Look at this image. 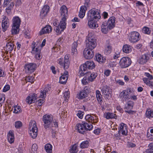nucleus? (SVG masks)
<instances>
[{
  "label": "nucleus",
  "mask_w": 153,
  "mask_h": 153,
  "mask_svg": "<svg viewBox=\"0 0 153 153\" xmlns=\"http://www.w3.org/2000/svg\"><path fill=\"white\" fill-rule=\"evenodd\" d=\"M101 18L99 11L98 10L93 8L90 10L87 14L88 25L89 27L91 28H95L98 27L97 24V20Z\"/></svg>",
  "instance_id": "obj_1"
},
{
  "label": "nucleus",
  "mask_w": 153,
  "mask_h": 153,
  "mask_svg": "<svg viewBox=\"0 0 153 153\" xmlns=\"http://www.w3.org/2000/svg\"><path fill=\"white\" fill-rule=\"evenodd\" d=\"M94 62L92 61H88L84 64L82 65L79 67L78 73L81 76H83L87 73V69H92L95 67Z\"/></svg>",
  "instance_id": "obj_2"
},
{
  "label": "nucleus",
  "mask_w": 153,
  "mask_h": 153,
  "mask_svg": "<svg viewBox=\"0 0 153 153\" xmlns=\"http://www.w3.org/2000/svg\"><path fill=\"white\" fill-rule=\"evenodd\" d=\"M30 128L31 129L30 134L33 139L36 138L37 135L38 128L36 123L34 121H30L29 123Z\"/></svg>",
  "instance_id": "obj_3"
},
{
  "label": "nucleus",
  "mask_w": 153,
  "mask_h": 153,
  "mask_svg": "<svg viewBox=\"0 0 153 153\" xmlns=\"http://www.w3.org/2000/svg\"><path fill=\"white\" fill-rule=\"evenodd\" d=\"M57 62L59 64L61 68H63L64 70L68 69L70 64L69 60V55H66L64 59L60 58L57 60Z\"/></svg>",
  "instance_id": "obj_4"
},
{
  "label": "nucleus",
  "mask_w": 153,
  "mask_h": 153,
  "mask_svg": "<svg viewBox=\"0 0 153 153\" xmlns=\"http://www.w3.org/2000/svg\"><path fill=\"white\" fill-rule=\"evenodd\" d=\"M87 40L86 41V48L92 50L96 46V40L93 37H88Z\"/></svg>",
  "instance_id": "obj_5"
},
{
  "label": "nucleus",
  "mask_w": 153,
  "mask_h": 153,
  "mask_svg": "<svg viewBox=\"0 0 153 153\" xmlns=\"http://www.w3.org/2000/svg\"><path fill=\"white\" fill-rule=\"evenodd\" d=\"M53 118L49 115H45L43 117V121L44 122V126L46 129L51 128V123H52Z\"/></svg>",
  "instance_id": "obj_6"
},
{
  "label": "nucleus",
  "mask_w": 153,
  "mask_h": 153,
  "mask_svg": "<svg viewBox=\"0 0 153 153\" xmlns=\"http://www.w3.org/2000/svg\"><path fill=\"white\" fill-rule=\"evenodd\" d=\"M131 59L129 57H124L120 59L119 65L122 68H124L129 66L131 65Z\"/></svg>",
  "instance_id": "obj_7"
},
{
  "label": "nucleus",
  "mask_w": 153,
  "mask_h": 153,
  "mask_svg": "<svg viewBox=\"0 0 153 153\" xmlns=\"http://www.w3.org/2000/svg\"><path fill=\"white\" fill-rule=\"evenodd\" d=\"M37 67V65L33 63L26 64L25 66V72L27 73L30 74L34 72Z\"/></svg>",
  "instance_id": "obj_8"
},
{
  "label": "nucleus",
  "mask_w": 153,
  "mask_h": 153,
  "mask_svg": "<svg viewBox=\"0 0 153 153\" xmlns=\"http://www.w3.org/2000/svg\"><path fill=\"white\" fill-rule=\"evenodd\" d=\"M130 35L129 40L131 42L135 43L137 42L140 39V35L137 32H132L131 33Z\"/></svg>",
  "instance_id": "obj_9"
},
{
  "label": "nucleus",
  "mask_w": 153,
  "mask_h": 153,
  "mask_svg": "<svg viewBox=\"0 0 153 153\" xmlns=\"http://www.w3.org/2000/svg\"><path fill=\"white\" fill-rule=\"evenodd\" d=\"M103 95L105 98H108L110 96L112 92L111 90L110 87L107 86H103L101 90Z\"/></svg>",
  "instance_id": "obj_10"
},
{
  "label": "nucleus",
  "mask_w": 153,
  "mask_h": 153,
  "mask_svg": "<svg viewBox=\"0 0 153 153\" xmlns=\"http://www.w3.org/2000/svg\"><path fill=\"white\" fill-rule=\"evenodd\" d=\"M83 55L86 59H91L94 56V52L93 51L85 48L83 51Z\"/></svg>",
  "instance_id": "obj_11"
},
{
  "label": "nucleus",
  "mask_w": 153,
  "mask_h": 153,
  "mask_svg": "<svg viewBox=\"0 0 153 153\" xmlns=\"http://www.w3.org/2000/svg\"><path fill=\"white\" fill-rule=\"evenodd\" d=\"M115 18L114 16L111 17L109 18L107 22H104L105 24V25L108 27L109 30H111L115 26Z\"/></svg>",
  "instance_id": "obj_12"
},
{
  "label": "nucleus",
  "mask_w": 153,
  "mask_h": 153,
  "mask_svg": "<svg viewBox=\"0 0 153 153\" xmlns=\"http://www.w3.org/2000/svg\"><path fill=\"white\" fill-rule=\"evenodd\" d=\"M58 123L56 120L53 121L52 123H51V133L52 134V137L54 138L56 137V132L58 131L57 128L58 127Z\"/></svg>",
  "instance_id": "obj_13"
},
{
  "label": "nucleus",
  "mask_w": 153,
  "mask_h": 153,
  "mask_svg": "<svg viewBox=\"0 0 153 153\" xmlns=\"http://www.w3.org/2000/svg\"><path fill=\"white\" fill-rule=\"evenodd\" d=\"M68 78V72L67 71H65L59 78V82L62 84H65Z\"/></svg>",
  "instance_id": "obj_14"
},
{
  "label": "nucleus",
  "mask_w": 153,
  "mask_h": 153,
  "mask_svg": "<svg viewBox=\"0 0 153 153\" xmlns=\"http://www.w3.org/2000/svg\"><path fill=\"white\" fill-rule=\"evenodd\" d=\"M4 17V18H3L1 24L2 30L3 32L5 31L9 25V20L7 18H6V17L5 16Z\"/></svg>",
  "instance_id": "obj_15"
},
{
  "label": "nucleus",
  "mask_w": 153,
  "mask_h": 153,
  "mask_svg": "<svg viewBox=\"0 0 153 153\" xmlns=\"http://www.w3.org/2000/svg\"><path fill=\"white\" fill-rule=\"evenodd\" d=\"M149 59V57L147 55L144 54L139 57L138 62L140 64L143 65L146 63L147 62Z\"/></svg>",
  "instance_id": "obj_16"
},
{
  "label": "nucleus",
  "mask_w": 153,
  "mask_h": 153,
  "mask_svg": "<svg viewBox=\"0 0 153 153\" xmlns=\"http://www.w3.org/2000/svg\"><path fill=\"white\" fill-rule=\"evenodd\" d=\"M77 131L80 133L84 134L86 133V127H85L83 123H79L77 125Z\"/></svg>",
  "instance_id": "obj_17"
},
{
  "label": "nucleus",
  "mask_w": 153,
  "mask_h": 153,
  "mask_svg": "<svg viewBox=\"0 0 153 153\" xmlns=\"http://www.w3.org/2000/svg\"><path fill=\"white\" fill-rule=\"evenodd\" d=\"M121 132L123 135H126L127 130L126 125L123 123H121L120 125V129L119 131V133Z\"/></svg>",
  "instance_id": "obj_18"
},
{
  "label": "nucleus",
  "mask_w": 153,
  "mask_h": 153,
  "mask_svg": "<svg viewBox=\"0 0 153 153\" xmlns=\"http://www.w3.org/2000/svg\"><path fill=\"white\" fill-rule=\"evenodd\" d=\"M51 30L52 28L51 26L47 25L42 29L40 31L39 34L40 35H41L45 33H49L51 32Z\"/></svg>",
  "instance_id": "obj_19"
},
{
  "label": "nucleus",
  "mask_w": 153,
  "mask_h": 153,
  "mask_svg": "<svg viewBox=\"0 0 153 153\" xmlns=\"http://www.w3.org/2000/svg\"><path fill=\"white\" fill-rule=\"evenodd\" d=\"M36 94H32L31 95H30L27 98L26 101L28 104H30L34 102L36 100Z\"/></svg>",
  "instance_id": "obj_20"
},
{
  "label": "nucleus",
  "mask_w": 153,
  "mask_h": 153,
  "mask_svg": "<svg viewBox=\"0 0 153 153\" xmlns=\"http://www.w3.org/2000/svg\"><path fill=\"white\" fill-rule=\"evenodd\" d=\"M49 7L47 5H45L40 12V15L42 17H45L48 12L49 10Z\"/></svg>",
  "instance_id": "obj_21"
},
{
  "label": "nucleus",
  "mask_w": 153,
  "mask_h": 153,
  "mask_svg": "<svg viewBox=\"0 0 153 153\" xmlns=\"http://www.w3.org/2000/svg\"><path fill=\"white\" fill-rule=\"evenodd\" d=\"M95 57L97 61L100 64H103L105 63L106 61V58L103 57L101 54H96Z\"/></svg>",
  "instance_id": "obj_22"
},
{
  "label": "nucleus",
  "mask_w": 153,
  "mask_h": 153,
  "mask_svg": "<svg viewBox=\"0 0 153 153\" xmlns=\"http://www.w3.org/2000/svg\"><path fill=\"white\" fill-rule=\"evenodd\" d=\"M66 19L65 17H62L59 24V26L61 29V31H63L66 28Z\"/></svg>",
  "instance_id": "obj_23"
},
{
  "label": "nucleus",
  "mask_w": 153,
  "mask_h": 153,
  "mask_svg": "<svg viewBox=\"0 0 153 153\" xmlns=\"http://www.w3.org/2000/svg\"><path fill=\"white\" fill-rule=\"evenodd\" d=\"M87 10V8L85 6H82L81 7L79 14V16L80 18L82 19L83 18Z\"/></svg>",
  "instance_id": "obj_24"
},
{
  "label": "nucleus",
  "mask_w": 153,
  "mask_h": 153,
  "mask_svg": "<svg viewBox=\"0 0 153 153\" xmlns=\"http://www.w3.org/2000/svg\"><path fill=\"white\" fill-rule=\"evenodd\" d=\"M21 23V19L18 16L13 17V25L17 27H20Z\"/></svg>",
  "instance_id": "obj_25"
},
{
  "label": "nucleus",
  "mask_w": 153,
  "mask_h": 153,
  "mask_svg": "<svg viewBox=\"0 0 153 153\" xmlns=\"http://www.w3.org/2000/svg\"><path fill=\"white\" fill-rule=\"evenodd\" d=\"M61 14L62 17H65L67 15L68 10L67 7L64 5H62L60 8Z\"/></svg>",
  "instance_id": "obj_26"
},
{
  "label": "nucleus",
  "mask_w": 153,
  "mask_h": 153,
  "mask_svg": "<svg viewBox=\"0 0 153 153\" xmlns=\"http://www.w3.org/2000/svg\"><path fill=\"white\" fill-rule=\"evenodd\" d=\"M8 140L10 143H12L14 141V136L13 132V131H9L7 135Z\"/></svg>",
  "instance_id": "obj_27"
},
{
  "label": "nucleus",
  "mask_w": 153,
  "mask_h": 153,
  "mask_svg": "<svg viewBox=\"0 0 153 153\" xmlns=\"http://www.w3.org/2000/svg\"><path fill=\"white\" fill-rule=\"evenodd\" d=\"M86 74L87 75H88V80L89 81H93L96 77L97 76V74L96 73L93 72L92 73H91L90 72H88Z\"/></svg>",
  "instance_id": "obj_28"
},
{
  "label": "nucleus",
  "mask_w": 153,
  "mask_h": 153,
  "mask_svg": "<svg viewBox=\"0 0 153 153\" xmlns=\"http://www.w3.org/2000/svg\"><path fill=\"white\" fill-rule=\"evenodd\" d=\"M131 50L132 47L129 45L126 44L123 47V51L126 53H128L131 52Z\"/></svg>",
  "instance_id": "obj_29"
},
{
  "label": "nucleus",
  "mask_w": 153,
  "mask_h": 153,
  "mask_svg": "<svg viewBox=\"0 0 153 153\" xmlns=\"http://www.w3.org/2000/svg\"><path fill=\"white\" fill-rule=\"evenodd\" d=\"M78 44L77 42H74L72 45V54L73 55H76L77 53V51L76 49Z\"/></svg>",
  "instance_id": "obj_30"
},
{
  "label": "nucleus",
  "mask_w": 153,
  "mask_h": 153,
  "mask_svg": "<svg viewBox=\"0 0 153 153\" xmlns=\"http://www.w3.org/2000/svg\"><path fill=\"white\" fill-rule=\"evenodd\" d=\"M13 44L11 42H9L7 43L5 48L7 51L10 53L13 50Z\"/></svg>",
  "instance_id": "obj_31"
},
{
  "label": "nucleus",
  "mask_w": 153,
  "mask_h": 153,
  "mask_svg": "<svg viewBox=\"0 0 153 153\" xmlns=\"http://www.w3.org/2000/svg\"><path fill=\"white\" fill-rule=\"evenodd\" d=\"M82 123L84 124V126H85V127H86L87 131H90L92 129L93 126L92 124V123L83 121Z\"/></svg>",
  "instance_id": "obj_32"
},
{
  "label": "nucleus",
  "mask_w": 153,
  "mask_h": 153,
  "mask_svg": "<svg viewBox=\"0 0 153 153\" xmlns=\"http://www.w3.org/2000/svg\"><path fill=\"white\" fill-rule=\"evenodd\" d=\"M146 117L149 118L153 117V110L148 109L146 112Z\"/></svg>",
  "instance_id": "obj_33"
},
{
  "label": "nucleus",
  "mask_w": 153,
  "mask_h": 153,
  "mask_svg": "<svg viewBox=\"0 0 153 153\" xmlns=\"http://www.w3.org/2000/svg\"><path fill=\"white\" fill-rule=\"evenodd\" d=\"M89 146V143L88 140L83 141L80 145V147L81 149L88 148Z\"/></svg>",
  "instance_id": "obj_34"
},
{
  "label": "nucleus",
  "mask_w": 153,
  "mask_h": 153,
  "mask_svg": "<svg viewBox=\"0 0 153 153\" xmlns=\"http://www.w3.org/2000/svg\"><path fill=\"white\" fill-rule=\"evenodd\" d=\"M19 27L16 26L12 25L11 29V33L12 34H16L18 33L19 31Z\"/></svg>",
  "instance_id": "obj_35"
},
{
  "label": "nucleus",
  "mask_w": 153,
  "mask_h": 153,
  "mask_svg": "<svg viewBox=\"0 0 153 153\" xmlns=\"http://www.w3.org/2000/svg\"><path fill=\"white\" fill-rule=\"evenodd\" d=\"M46 152L48 153H51L52 152V146L50 144H47L46 145L45 147Z\"/></svg>",
  "instance_id": "obj_36"
},
{
  "label": "nucleus",
  "mask_w": 153,
  "mask_h": 153,
  "mask_svg": "<svg viewBox=\"0 0 153 153\" xmlns=\"http://www.w3.org/2000/svg\"><path fill=\"white\" fill-rule=\"evenodd\" d=\"M77 147L76 144L74 145L70 150L71 153H77L78 151Z\"/></svg>",
  "instance_id": "obj_37"
},
{
  "label": "nucleus",
  "mask_w": 153,
  "mask_h": 153,
  "mask_svg": "<svg viewBox=\"0 0 153 153\" xmlns=\"http://www.w3.org/2000/svg\"><path fill=\"white\" fill-rule=\"evenodd\" d=\"M101 30L102 32L104 33H108L109 28L108 27L105 25V24L104 22L102 24L101 26Z\"/></svg>",
  "instance_id": "obj_38"
},
{
  "label": "nucleus",
  "mask_w": 153,
  "mask_h": 153,
  "mask_svg": "<svg viewBox=\"0 0 153 153\" xmlns=\"http://www.w3.org/2000/svg\"><path fill=\"white\" fill-rule=\"evenodd\" d=\"M129 94V93L128 91L127 90H124L120 93L119 96L120 98L123 99L124 98L125 96H127Z\"/></svg>",
  "instance_id": "obj_39"
},
{
  "label": "nucleus",
  "mask_w": 153,
  "mask_h": 153,
  "mask_svg": "<svg viewBox=\"0 0 153 153\" xmlns=\"http://www.w3.org/2000/svg\"><path fill=\"white\" fill-rule=\"evenodd\" d=\"M111 47L110 45H108L107 46V47L105 50V53L106 55L109 54L111 53Z\"/></svg>",
  "instance_id": "obj_40"
},
{
  "label": "nucleus",
  "mask_w": 153,
  "mask_h": 153,
  "mask_svg": "<svg viewBox=\"0 0 153 153\" xmlns=\"http://www.w3.org/2000/svg\"><path fill=\"white\" fill-rule=\"evenodd\" d=\"M143 32L145 34L149 35L150 34L151 30L147 27H144L143 28Z\"/></svg>",
  "instance_id": "obj_41"
},
{
  "label": "nucleus",
  "mask_w": 153,
  "mask_h": 153,
  "mask_svg": "<svg viewBox=\"0 0 153 153\" xmlns=\"http://www.w3.org/2000/svg\"><path fill=\"white\" fill-rule=\"evenodd\" d=\"M85 92L83 91L80 92L79 94V99H82L87 96L86 94H85Z\"/></svg>",
  "instance_id": "obj_42"
},
{
  "label": "nucleus",
  "mask_w": 153,
  "mask_h": 153,
  "mask_svg": "<svg viewBox=\"0 0 153 153\" xmlns=\"http://www.w3.org/2000/svg\"><path fill=\"white\" fill-rule=\"evenodd\" d=\"M22 126V123L20 121H17L15 123V126L16 128H19Z\"/></svg>",
  "instance_id": "obj_43"
},
{
  "label": "nucleus",
  "mask_w": 153,
  "mask_h": 153,
  "mask_svg": "<svg viewBox=\"0 0 153 153\" xmlns=\"http://www.w3.org/2000/svg\"><path fill=\"white\" fill-rule=\"evenodd\" d=\"M115 115L113 113H107L105 115V118L107 119L113 118H114Z\"/></svg>",
  "instance_id": "obj_44"
},
{
  "label": "nucleus",
  "mask_w": 153,
  "mask_h": 153,
  "mask_svg": "<svg viewBox=\"0 0 153 153\" xmlns=\"http://www.w3.org/2000/svg\"><path fill=\"white\" fill-rule=\"evenodd\" d=\"M37 145L36 144H33L32 146V151L33 153H37Z\"/></svg>",
  "instance_id": "obj_45"
},
{
  "label": "nucleus",
  "mask_w": 153,
  "mask_h": 153,
  "mask_svg": "<svg viewBox=\"0 0 153 153\" xmlns=\"http://www.w3.org/2000/svg\"><path fill=\"white\" fill-rule=\"evenodd\" d=\"M34 77L32 76H29L27 77L25 80L27 81L30 82L31 83H33L34 82Z\"/></svg>",
  "instance_id": "obj_46"
},
{
  "label": "nucleus",
  "mask_w": 153,
  "mask_h": 153,
  "mask_svg": "<svg viewBox=\"0 0 153 153\" xmlns=\"http://www.w3.org/2000/svg\"><path fill=\"white\" fill-rule=\"evenodd\" d=\"M54 30L57 33V34H60L62 32V31H61V29H60L59 25L57 26H55L54 28Z\"/></svg>",
  "instance_id": "obj_47"
},
{
  "label": "nucleus",
  "mask_w": 153,
  "mask_h": 153,
  "mask_svg": "<svg viewBox=\"0 0 153 153\" xmlns=\"http://www.w3.org/2000/svg\"><path fill=\"white\" fill-rule=\"evenodd\" d=\"M96 97L97 100L101 99L102 97V95L101 94L99 90H97L96 91Z\"/></svg>",
  "instance_id": "obj_48"
},
{
  "label": "nucleus",
  "mask_w": 153,
  "mask_h": 153,
  "mask_svg": "<svg viewBox=\"0 0 153 153\" xmlns=\"http://www.w3.org/2000/svg\"><path fill=\"white\" fill-rule=\"evenodd\" d=\"M13 112L15 113H18V112L20 111V107L19 106H15L14 107Z\"/></svg>",
  "instance_id": "obj_49"
},
{
  "label": "nucleus",
  "mask_w": 153,
  "mask_h": 153,
  "mask_svg": "<svg viewBox=\"0 0 153 153\" xmlns=\"http://www.w3.org/2000/svg\"><path fill=\"white\" fill-rule=\"evenodd\" d=\"M84 113L81 111H78V113L77 114V116L80 119H82L83 117Z\"/></svg>",
  "instance_id": "obj_50"
},
{
  "label": "nucleus",
  "mask_w": 153,
  "mask_h": 153,
  "mask_svg": "<svg viewBox=\"0 0 153 153\" xmlns=\"http://www.w3.org/2000/svg\"><path fill=\"white\" fill-rule=\"evenodd\" d=\"M147 138L150 140H152L153 139V134L149 133V132H147Z\"/></svg>",
  "instance_id": "obj_51"
},
{
  "label": "nucleus",
  "mask_w": 153,
  "mask_h": 153,
  "mask_svg": "<svg viewBox=\"0 0 153 153\" xmlns=\"http://www.w3.org/2000/svg\"><path fill=\"white\" fill-rule=\"evenodd\" d=\"M5 97L4 95L0 94V103H3L5 100Z\"/></svg>",
  "instance_id": "obj_52"
},
{
  "label": "nucleus",
  "mask_w": 153,
  "mask_h": 153,
  "mask_svg": "<svg viewBox=\"0 0 153 153\" xmlns=\"http://www.w3.org/2000/svg\"><path fill=\"white\" fill-rule=\"evenodd\" d=\"M32 52L34 53V52H35V54L38 53H40V50H39L38 48H35V47H33L32 48Z\"/></svg>",
  "instance_id": "obj_53"
},
{
  "label": "nucleus",
  "mask_w": 153,
  "mask_h": 153,
  "mask_svg": "<svg viewBox=\"0 0 153 153\" xmlns=\"http://www.w3.org/2000/svg\"><path fill=\"white\" fill-rule=\"evenodd\" d=\"M134 105V102L132 101H129L127 104V105L129 107L130 109H132Z\"/></svg>",
  "instance_id": "obj_54"
},
{
  "label": "nucleus",
  "mask_w": 153,
  "mask_h": 153,
  "mask_svg": "<svg viewBox=\"0 0 153 153\" xmlns=\"http://www.w3.org/2000/svg\"><path fill=\"white\" fill-rule=\"evenodd\" d=\"M89 81L88 80V78L87 79L86 77H85L82 80V82L84 85H86L88 83V81Z\"/></svg>",
  "instance_id": "obj_55"
},
{
  "label": "nucleus",
  "mask_w": 153,
  "mask_h": 153,
  "mask_svg": "<svg viewBox=\"0 0 153 153\" xmlns=\"http://www.w3.org/2000/svg\"><path fill=\"white\" fill-rule=\"evenodd\" d=\"M10 89V86L9 85H6L4 88L3 91L4 92H6L8 91Z\"/></svg>",
  "instance_id": "obj_56"
},
{
  "label": "nucleus",
  "mask_w": 153,
  "mask_h": 153,
  "mask_svg": "<svg viewBox=\"0 0 153 153\" xmlns=\"http://www.w3.org/2000/svg\"><path fill=\"white\" fill-rule=\"evenodd\" d=\"M14 3L13 2H11L10 4H9L8 6V7H7V8L8 9H10V10H12L13 7L14 6Z\"/></svg>",
  "instance_id": "obj_57"
},
{
  "label": "nucleus",
  "mask_w": 153,
  "mask_h": 153,
  "mask_svg": "<svg viewBox=\"0 0 153 153\" xmlns=\"http://www.w3.org/2000/svg\"><path fill=\"white\" fill-rule=\"evenodd\" d=\"M145 75L148 77L149 79H153L152 76L148 73H145Z\"/></svg>",
  "instance_id": "obj_58"
},
{
  "label": "nucleus",
  "mask_w": 153,
  "mask_h": 153,
  "mask_svg": "<svg viewBox=\"0 0 153 153\" xmlns=\"http://www.w3.org/2000/svg\"><path fill=\"white\" fill-rule=\"evenodd\" d=\"M22 4V0H16L15 5L17 6H19L21 5Z\"/></svg>",
  "instance_id": "obj_59"
},
{
  "label": "nucleus",
  "mask_w": 153,
  "mask_h": 153,
  "mask_svg": "<svg viewBox=\"0 0 153 153\" xmlns=\"http://www.w3.org/2000/svg\"><path fill=\"white\" fill-rule=\"evenodd\" d=\"M46 95V93L44 91H42L40 94V97L42 98H44V97H45Z\"/></svg>",
  "instance_id": "obj_60"
},
{
  "label": "nucleus",
  "mask_w": 153,
  "mask_h": 153,
  "mask_svg": "<svg viewBox=\"0 0 153 153\" xmlns=\"http://www.w3.org/2000/svg\"><path fill=\"white\" fill-rule=\"evenodd\" d=\"M69 91H65L64 93V97L66 98H69Z\"/></svg>",
  "instance_id": "obj_61"
},
{
  "label": "nucleus",
  "mask_w": 153,
  "mask_h": 153,
  "mask_svg": "<svg viewBox=\"0 0 153 153\" xmlns=\"http://www.w3.org/2000/svg\"><path fill=\"white\" fill-rule=\"evenodd\" d=\"M25 37L29 38H30V33H29V31L27 30L25 31Z\"/></svg>",
  "instance_id": "obj_62"
},
{
  "label": "nucleus",
  "mask_w": 153,
  "mask_h": 153,
  "mask_svg": "<svg viewBox=\"0 0 153 153\" xmlns=\"http://www.w3.org/2000/svg\"><path fill=\"white\" fill-rule=\"evenodd\" d=\"M110 70H107L104 71V74L106 76H108L110 75Z\"/></svg>",
  "instance_id": "obj_63"
},
{
  "label": "nucleus",
  "mask_w": 153,
  "mask_h": 153,
  "mask_svg": "<svg viewBox=\"0 0 153 153\" xmlns=\"http://www.w3.org/2000/svg\"><path fill=\"white\" fill-rule=\"evenodd\" d=\"M91 115L89 114L86 115L85 117V119L87 122H90V118Z\"/></svg>",
  "instance_id": "obj_64"
}]
</instances>
